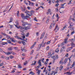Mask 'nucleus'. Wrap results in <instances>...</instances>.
I'll return each mask as SVG.
<instances>
[{
  "instance_id": "1",
  "label": "nucleus",
  "mask_w": 75,
  "mask_h": 75,
  "mask_svg": "<svg viewBox=\"0 0 75 75\" xmlns=\"http://www.w3.org/2000/svg\"><path fill=\"white\" fill-rule=\"evenodd\" d=\"M30 13L29 14L27 13L26 14V16H25V15L23 13H22L21 14V17L23 18V19H27V18H28L29 16H33V14L34 13V11H30Z\"/></svg>"
},
{
  "instance_id": "2",
  "label": "nucleus",
  "mask_w": 75,
  "mask_h": 75,
  "mask_svg": "<svg viewBox=\"0 0 75 75\" xmlns=\"http://www.w3.org/2000/svg\"><path fill=\"white\" fill-rule=\"evenodd\" d=\"M3 52L4 53H5L6 55H10L11 54H12V55H16V53H13V52H5L3 51Z\"/></svg>"
},
{
  "instance_id": "3",
  "label": "nucleus",
  "mask_w": 75,
  "mask_h": 75,
  "mask_svg": "<svg viewBox=\"0 0 75 75\" xmlns=\"http://www.w3.org/2000/svg\"><path fill=\"white\" fill-rule=\"evenodd\" d=\"M45 44H46V42H44L43 40L42 43L39 45V48H41V46H42V47H45Z\"/></svg>"
},
{
  "instance_id": "4",
  "label": "nucleus",
  "mask_w": 75,
  "mask_h": 75,
  "mask_svg": "<svg viewBox=\"0 0 75 75\" xmlns=\"http://www.w3.org/2000/svg\"><path fill=\"white\" fill-rule=\"evenodd\" d=\"M21 22L22 23V25H23V26H25L26 25H31V24L28 23L27 22H24V21H22Z\"/></svg>"
},
{
  "instance_id": "5",
  "label": "nucleus",
  "mask_w": 75,
  "mask_h": 75,
  "mask_svg": "<svg viewBox=\"0 0 75 75\" xmlns=\"http://www.w3.org/2000/svg\"><path fill=\"white\" fill-rule=\"evenodd\" d=\"M29 29H30V26H25L22 28V30H28Z\"/></svg>"
},
{
  "instance_id": "6",
  "label": "nucleus",
  "mask_w": 75,
  "mask_h": 75,
  "mask_svg": "<svg viewBox=\"0 0 75 75\" xmlns=\"http://www.w3.org/2000/svg\"><path fill=\"white\" fill-rule=\"evenodd\" d=\"M69 26L68 27V28L70 30H73V28H72V27H73V25L72 24V23H70L69 24Z\"/></svg>"
},
{
  "instance_id": "7",
  "label": "nucleus",
  "mask_w": 75,
  "mask_h": 75,
  "mask_svg": "<svg viewBox=\"0 0 75 75\" xmlns=\"http://www.w3.org/2000/svg\"><path fill=\"white\" fill-rule=\"evenodd\" d=\"M52 58L55 59H58V55L53 56L52 57Z\"/></svg>"
},
{
  "instance_id": "8",
  "label": "nucleus",
  "mask_w": 75,
  "mask_h": 75,
  "mask_svg": "<svg viewBox=\"0 0 75 75\" xmlns=\"http://www.w3.org/2000/svg\"><path fill=\"white\" fill-rule=\"evenodd\" d=\"M17 28L18 29H19V28H20L21 30V31L22 32H23V31H24V30H23V27L19 26H18Z\"/></svg>"
},
{
  "instance_id": "9",
  "label": "nucleus",
  "mask_w": 75,
  "mask_h": 75,
  "mask_svg": "<svg viewBox=\"0 0 75 75\" xmlns=\"http://www.w3.org/2000/svg\"><path fill=\"white\" fill-rule=\"evenodd\" d=\"M73 48V47H69V49H67L66 51L67 52H68V51H70L71 50H72Z\"/></svg>"
},
{
  "instance_id": "10",
  "label": "nucleus",
  "mask_w": 75,
  "mask_h": 75,
  "mask_svg": "<svg viewBox=\"0 0 75 75\" xmlns=\"http://www.w3.org/2000/svg\"><path fill=\"white\" fill-rule=\"evenodd\" d=\"M41 60H39L38 62V64H39V66H40V67H41V66H42L41 63Z\"/></svg>"
},
{
  "instance_id": "11",
  "label": "nucleus",
  "mask_w": 75,
  "mask_h": 75,
  "mask_svg": "<svg viewBox=\"0 0 75 75\" xmlns=\"http://www.w3.org/2000/svg\"><path fill=\"white\" fill-rule=\"evenodd\" d=\"M75 65V62H74L72 64L70 67V68H72Z\"/></svg>"
},
{
  "instance_id": "12",
  "label": "nucleus",
  "mask_w": 75,
  "mask_h": 75,
  "mask_svg": "<svg viewBox=\"0 0 75 75\" xmlns=\"http://www.w3.org/2000/svg\"><path fill=\"white\" fill-rule=\"evenodd\" d=\"M46 67H45L44 68V69L43 71V72L44 73L45 72V74H46V75H47V73H48V72H47V70H46Z\"/></svg>"
},
{
  "instance_id": "13",
  "label": "nucleus",
  "mask_w": 75,
  "mask_h": 75,
  "mask_svg": "<svg viewBox=\"0 0 75 75\" xmlns=\"http://www.w3.org/2000/svg\"><path fill=\"white\" fill-rule=\"evenodd\" d=\"M1 34L3 35H4V36H6V37L7 36V35L5 33H3L2 32H1Z\"/></svg>"
},
{
  "instance_id": "14",
  "label": "nucleus",
  "mask_w": 75,
  "mask_h": 75,
  "mask_svg": "<svg viewBox=\"0 0 75 75\" xmlns=\"http://www.w3.org/2000/svg\"><path fill=\"white\" fill-rule=\"evenodd\" d=\"M67 40H68L67 38H66L65 40H64V42L65 44H67L68 43V42H67Z\"/></svg>"
},
{
  "instance_id": "15",
  "label": "nucleus",
  "mask_w": 75,
  "mask_h": 75,
  "mask_svg": "<svg viewBox=\"0 0 75 75\" xmlns=\"http://www.w3.org/2000/svg\"><path fill=\"white\" fill-rule=\"evenodd\" d=\"M67 25H65V26H64L63 28L61 30L62 31H63V30H65V28H67Z\"/></svg>"
},
{
  "instance_id": "16",
  "label": "nucleus",
  "mask_w": 75,
  "mask_h": 75,
  "mask_svg": "<svg viewBox=\"0 0 75 75\" xmlns=\"http://www.w3.org/2000/svg\"><path fill=\"white\" fill-rule=\"evenodd\" d=\"M66 4V3H64L63 4H61V7L60 8H64V7H63V6H64V5H65Z\"/></svg>"
},
{
  "instance_id": "17",
  "label": "nucleus",
  "mask_w": 75,
  "mask_h": 75,
  "mask_svg": "<svg viewBox=\"0 0 75 75\" xmlns=\"http://www.w3.org/2000/svg\"><path fill=\"white\" fill-rule=\"evenodd\" d=\"M44 35H45V33L44 32L42 34V36L40 37V39H42V38L44 37Z\"/></svg>"
},
{
  "instance_id": "18",
  "label": "nucleus",
  "mask_w": 75,
  "mask_h": 75,
  "mask_svg": "<svg viewBox=\"0 0 75 75\" xmlns=\"http://www.w3.org/2000/svg\"><path fill=\"white\" fill-rule=\"evenodd\" d=\"M7 50L8 51H12L13 50V48L11 47H8Z\"/></svg>"
},
{
  "instance_id": "19",
  "label": "nucleus",
  "mask_w": 75,
  "mask_h": 75,
  "mask_svg": "<svg viewBox=\"0 0 75 75\" xmlns=\"http://www.w3.org/2000/svg\"><path fill=\"white\" fill-rule=\"evenodd\" d=\"M10 40H11L12 42H16V40H14V39L13 38H11Z\"/></svg>"
},
{
  "instance_id": "20",
  "label": "nucleus",
  "mask_w": 75,
  "mask_h": 75,
  "mask_svg": "<svg viewBox=\"0 0 75 75\" xmlns=\"http://www.w3.org/2000/svg\"><path fill=\"white\" fill-rule=\"evenodd\" d=\"M68 58H66L64 60V64H66V63H67V61H68Z\"/></svg>"
},
{
  "instance_id": "21",
  "label": "nucleus",
  "mask_w": 75,
  "mask_h": 75,
  "mask_svg": "<svg viewBox=\"0 0 75 75\" xmlns=\"http://www.w3.org/2000/svg\"><path fill=\"white\" fill-rule=\"evenodd\" d=\"M35 44H36V42H35V43H34V45H33L30 47L31 49H32V48H34V46L35 45Z\"/></svg>"
},
{
  "instance_id": "22",
  "label": "nucleus",
  "mask_w": 75,
  "mask_h": 75,
  "mask_svg": "<svg viewBox=\"0 0 75 75\" xmlns=\"http://www.w3.org/2000/svg\"><path fill=\"white\" fill-rule=\"evenodd\" d=\"M71 46H72L73 47H75V43H71Z\"/></svg>"
},
{
  "instance_id": "23",
  "label": "nucleus",
  "mask_w": 75,
  "mask_h": 75,
  "mask_svg": "<svg viewBox=\"0 0 75 75\" xmlns=\"http://www.w3.org/2000/svg\"><path fill=\"white\" fill-rule=\"evenodd\" d=\"M7 45V42H2V45Z\"/></svg>"
},
{
  "instance_id": "24",
  "label": "nucleus",
  "mask_w": 75,
  "mask_h": 75,
  "mask_svg": "<svg viewBox=\"0 0 75 75\" xmlns=\"http://www.w3.org/2000/svg\"><path fill=\"white\" fill-rule=\"evenodd\" d=\"M13 20V19L12 18H11L10 19V21H9V23H11V22H12V20Z\"/></svg>"
},
{
  "instance_id": "25",
  "label": "nucleus",
  "mask_w": 75,
  "mask_h": 75,
  "mask_svg": "<svg viewBox=\"0 0 75 75\" xmlns=\"http://www.w3.org/2000/svg\"><path fill=\"white\" fill-rule=\"evenodd\" d=\"M24 12L25 13H26V14H27V13H30V11H27V10H26L25 9Z\"/></svg>"
},
{
  "instance_id": "26",
  "label": "nucleus",
  "mask_w": 75,
  "mask_h": 75,
  "mask_svg": "<svg viewBox=\"0 0 75 75\" xmlns=\"http://www.w3.org/2000/svg\"><path fill=\"white\" fill-rule=\"evenodd\" d=\"M70 41L71 42H74L75 41V39H70Z\"/></svg>"
},
{
  "instance_id": "27",
  "label": "nucleus",
  "mask_w": 75,
  "mask_h": 75,
  "mask_svg": "<svg viewBox=\"0 0 75 75\" xmlns=\"http://www.w3.org/2000/svg\"><path fill=\"white\" fill-rule=\"evenodd\" d=\"M21 9L22 11H23V12H24L25 10V8H24H24H23V7H22V8H21Z\"/></svg>"
},
{
  "instance_id": "28",
  "label": "nucleus",
  "mask_w": 75,
  "mask_h": 75,
  "mask_svg": "<svg viewBox=\"0 0 75 75\" xmlns=\"http://www.w3.org/2000/svg\"><path fill=\"white\" fill-rule=\"evenodd\" d=\"M59 64H61V65H63L64 64V62H63L62 61H60L59 62Z\"/></svg>"
},
{
  "instance_id": "29",
  "label": "nucleus",
  "mask_w": 75,
  "mask_h": 75,
  "mask_svg": "<svg viewBox=\"0 0 75 75\" xmlns=\"http://www.w3.org/2000/svg\"><path fill=\"white\" fill-rule=\"evenodd\" d=\"M16 14H17V17H19L20 14H19V11H17V13Z\"/></svg>"
},
{
  "instance_id": "30",
  "label": "nucleus",
  "mask_w": 75,
  "mask_h": 75,
  "mask_svg": "<svg viewBox=\"0 0 75 75\" xmlns=\"http://www.w3.org/2000/svg\"><path fill=\"white\" fill-rule=\"evenodd\" d=\"M69 74L68 75H71L72 73H69V72H67V73H64V74Z\"/></svg>"
},
{
  "instance_id": "31",
  "label": "nucleus",
  "mask_w": 75,
  "mask_h": 75,
  "mask_svg": "<svg viewBox=\"0 0 75 75\" xmlns=\"http://www.w3.org/2000/svg\"><path fill=\"white\" fill-rule=\"evenodd\" d=\"M57 28V30H59V28H58V25H56V27L55 29H54V30H56V29Z\"/></svg>"
},
{
  "instance_id": "32",
  "label": "nucleus",
  "mask_w": 75,
  "mask_h": 75,
  "mask_svg": "<svg viewBox=\"0 0 75 75\" xmlns=\"http://www.w3.org/2000/svg\"><path fill=\"white\" fill-rule=\"evenodd\" d=\"M13 4H12V5L11 6V8L9 9V10L7 12H6V13H8V12H9V11H10V10H11V8H12V7H13Z\"/></svg>"
},
{
  "instance_id": "33",
  "label": "nucleus",
  "mask_w": 75,
  "mask_h": 75,
  "mask_svg": "<svg viewBox=\"0 0 75 75\" xmlns=\"http://www.w3.org/2000/svg\"><path fill=\"white\" fill-rule=\"evenodd\" d=\"M36 63H37V62L36 61H34V64H31V65H35Z\"/></svg>"
},
{
  "instance_id": "34",
  "label": "nucleus",
  "mask_w": 75,
  "mask_h": 75,
  "mask_svg": "<svg viewBox=\"0 0 75 75\" xmlns=\"http://www.w3.org/2000/svg\"><path fill=\"white\" fill-rule=\"evenodd\" d=\"M7 42L8 43H9V44H11V40H9L7 41Z\"/></svg>"
},
{
  "instance_id": "35",
  "label": "nucleus",
  "mask_w": 75,
  "mask_h": 75,
  "mask_svg": "<svg viewBox=\"0 0 75 75\" xmlns=\"http://www.w3.org/2000/svg\"><path fill=\"white\" fill-rule=\"evenodd\" d=\"M28 64V62H27V61H25V62L24 63V65H26L27 64Z\"/></svg>"
},
{
  "instance_id": "36",
  "label": "nucleus",
  "mask_w": 75,
  "mask_h": 75,
  "mask_svg": "<svg viewBox=\"0 0 75 75\" xmlns=\"http://www.w3.org/2000/svg\"><path fill=\"white\" fill-rule=\"evenodd\" d=\"M31 74V75H34V73H33V71H31L29 73V74Z\"/></svg>"
},
{
  "instance_id": "37",
  "label": "nucleus",
  "mask_w": 75,
  "mask_h": 75,
  "mask_svg": "<svg viewBox=\"0 0 75 75\" xmlns=\"http://www.w3.org/2000/svg\"><path fill=\"white\" fill-rule=\"evenodd\" d=\"M55 51V52H59V48H57V49H56Z\"/></svg>"
},
{
  "instance_id": "38",
  "label": "nucleus",
  "mask_w": 75,
  "mask_h": 75,
  "mask_svg": "<svg viewBox=\"0 0 75 75\" xmlns=\"http://www.w3.org/2000/svg\"><path fill=\"white\" fill-rule=\"evenodd\" d=\"M9 57L11 59H13V58H14V56L12 55H10L9 56Z\"/></svg>"
},
{
  "instance_id": "39",
  "label": "nucleus",
  "mask_w": 75,
  "mask_h": 75,
  "mask_svg": "<svg viewBox=\"0 0 75 75\" xmlns=\"http://www.w3.org/2000/svg\"><path fill=\"white\" fill-rule=\"evenodd\" d=\"M34 52V50H32L31 51V52H30V55H32L33 54V53Z\"/></svg>"
},
{
  "instance_id": "40",
  "label": "nucleus",
  "mask_w": 75,
  "mask_h": 75,
  "mask_svg": "<svg viewBox=\"0 0 75 75\" xmlns=\"http://www.w3.org/2000/svg\"><path fill=\"white\" fill-rule=\"evenodd\" d=\"M10 59V57H7L5 58V59L6 60H8Z\"/></svg>"
},
{
  "instance_id": "41",
  "label": "nucleus",
  "mask_w": 75,
  "mask_h": 75,
  "mask_svg": "<svg viewBox=\"0 0 75 75\" xmlns=\"http://www.w3.org/2000/svg\"><path fill=\"white\" fill-rule=\"evenodd\" d=\"M22 42L23 44V45H25L26 44L25 42L24 41H22Z\"/></svg>"
},
{
  "instance_id": "42",
  "label": "nucleus",
  "mask_w": 75,
  "mask_h": 75,
  "mask_svg": "<svg viewBox=\"0 0 75 75\" xmlns=\"http://www.w3.org/2000/svg\"><path fill=\"white\" fill-rule=\"evenodd\" d=\"M53 74H54V71H52V73H50V75H53Z\"/></svg>"
},
{
  "instance_id": "43",
  "label": "nucleus",
  "mask_w": 75,
  "mask_h": 75,
  "mask_svg": "<svg viewBox=\"0 0 75 75\" xmlns=\"http://www.w3.org/2000/svg\"><path fill=\"white\" fill-rule=\"evenodd\" d=\"M18 68H21L22 67L21 66V64H19L18 65Z\"/></svg>"
},
{
  "instance_id": "44",
  "label": "nucleus",
  "mask_w": 75,
  "mask_h": 75,
  "mask_svg": "<svg viewBox=\"0 0 75 75\" xmlns=\"http://www.w3.org/2000/svg\"><path fill=\"white\" fill-rule=\"evenodd\" d=\"M72 0H70L69 1V3H68V4H71V2H72Z\"/></svg>"
},
{
  "instance_id": "45",
  "label": "nucleus",
  "mask_w": 75,
  "mask_h": 75,
  "mask_svg": "<svg viewBox=\"0 0 75 75\" xmlns=\"http://www.w3.org/2000/svg\"><path fill=\"white\" fill-rule=\"evenodd\" d=\"M6 37L8 39H10V36L8 35H7V36H6Z\"/></svg>"
},
{
  "instance_id": "46",
  "label": "nucleus",
  "mask_w": 75,
  "mask_h": 75,
  "mask_svg": "<svg viewBox=\"0 0 75 75\" xmlns=\"http://www.w3.org/2000/svg\"><path fill=\"white\" fill-rule=\"evenodd\" d=\"M29 33L28 32L26 35V37H28L29 36Z\"/></svg>"
},
{
  "instance_id": "47",
  "label": "nucleus",
  "mask_w": 75,
  "mask_h": 75,
  "mask_svg": "<svg viewBox=\"0 0 75 75\" xmlns=\"http://www.w3.org/2000/svg\"><path fill=\"white\" fill-rule=\"evenodd\" d=\"M49 20H50V19L48 18H47V21H46V23H48L49 22Z\"/></svg>"
},
{
  "instance_id": "48",
  "label": "nucleus",
  "mask_w": 75,
  "mask_h": 75,
  "mask_svg": "<svg viewBox=\"0 0 75 75\" xmlns=\"http://www.w3.org/2000/svg\"><path fill=\"white\" fill-rule=\"evenodd\" d=\"M51 40H50V41H49L48 42L46 43V44H47V45L50 44V42H51Z\"/></svg>"
},
{
  "instance_id": "49",
  "label": "nucleus",
  "mask_w": 75,
  "mask_h": 75,
  "mask_svg": "<svg viewBox=\"0 0 75 75\" xmlns=\"http://www.w3.org/2000/svg\"><path fill=\"white\" fill-rule=\"evenodd\" d=\"M18 39H19V40H23V41H25V40L22 39V38H19Z\"/></svg>"
},
{
  "instance_id": "50",
  "label": "nucleus",
  "mask_w": 75,
  "mask_h": 75,
  "mask_svg": "<svg viewBox=\"0 0 75 75\" xmlns=\"http://www.w3.org/2000/svg\"><path fill=\"white\" fill-rule=\"evenodd\" d=\"M59 4L57 3L56 4L55 6H56V7H58V6H59Z\"/></svg>"
},
{
  "instance_id": "51",
  "label": "nucleus",
  "mask_w": 75,
  "mask_h": 75,
  "mask_svg": "<svg viewBox=\"0 0 75 75\" xmlns=\"http://www.w3.org/2000/svg\"><path fill=\"white\" fill-rule=\"evenodd\" d=\"M36 36H37V37H38V36L39 35V33H38V32H37L36 33Z\"/></svg>"
},
{
  "instance_id": "52",
  "label": "nucleus",
  "mask_w": 75,
  "mask_h": 75,
  "mask_svg": "<svg viewBox=\"0 0 75 75\" xmlns=\"http://www.w3.org/2000/svg\"><path fill=\"white\" fill-rule=\"evenodd\" d=\"M71 19H72V21H73V22H75V19L74 18H71Z\"/></svg>"
},
{
  "instance_id": "53",
  "label": "nucleus",
  "mask_w": 75,
  "mask_h": 75,
  "mask_svg": "<svg viewBox=\"0 0 75 75\" xmlns=\"http://www.w3.org/2000/svg\"><path fill=\"white\" fill-rule=\"evenodd\" d=\"M4 64L3 63H1L0 64V67H1V66H3Z\"/></svg>"
},
{
  "instance_id": "54",
  "label": "nucleus",
  "mask_w": 75,
  "mask_h": 75,
  "mask_svg": "<svg viewBox=\"0 0 75 75\" xmlns=\"http://www.w3.org/2000/svg\"><path fill=\"white\" fill-rule=\"evenodd\" d=\"M64 51V49H63V48H62L60 50V52H62V51Z\"/></svg>"
},
{
  "instance_id": "55",
  "label": "nucleus",
  "mask_w": 75,
  "mask_h": 75,
  "mask_svg": "<svg viewBox=\"0 0 75 75\" xmlns=\"http://www.w3.org/2000/svg\"><path fill=\"white\" fill-rule=\"evenodd\" d=\"M38 74L39 75L40 74V70H38Z\"/></svg>"
},
{
  "instance_id": "56",
  "label": "nucleus",
  "mask_w": 75,
  "mask_h": 75,
  "mask_svg": "<svg viewBox=\"0 0 75 75\" xmlns=\"http://www.w3.org/2000/svg\"><path fill=\"white\" fill-rule=\"evenodd\" d=\"M65 57H68V53H67L65 54Z\"/></svg>"
},
{
  "instance_id": "57",
  "label": "nucleus",
  "mask_w": 75,
  "mask_h": 75,
  "mask_svg": "<svg viewBox=\"0 0 75 75\" xmlns=\"http://www.w3.org/2000/svg\"><path fill=\"white\" fill-rule=\"evenodd\" d=\"M34 20H35V21H38V20H37V18H34Z\"/></svg>"
},
{
  "instance_id": "58",
  "label": "nucleus",
  "mask_w": 75,
  "mask_h": 75,
  "mask_svg": "<svg viewBox=\"0 0 75 75\" xmlns=\"http://www.w3.org/2000/svg\"><path fill=\"white\" fill-rule=\"evenodd\" d=\"M68 23H69V24H71H71H72V23L71 22V21H68Z\"/></svg>"
},
{
  "instance_id": "59",
  "label": "nucleus",
  "mask_w": 75,
  "mask_h": 75,
  "mask_svg": "<svg viewBox=\"0 0 75 75\" xmlns=\"http://www.w3.org/2000/svg\"><path fill=\"white\" fill-rule=\"evenodd\" d=\"M64 58H62L61 59V60H60V61H63V60H64Z\"/></svg>"
},
{
  "instance_id": "60",
  "label": "nucleus",
  "mask_w": 75,
  "mask_h": 75,
  "mask_svg": "<svg viewBox=\"0 0 75 75\" xmlns=\"http://www.w3.org/2000/svg\"><path fill=\"white\" fill-rule=\"evenodd\" d=\"M1 58H5V56H1Z\"/></svg>"
},
{
  "instance_id": "61",
  "label": "nucleus",
  "mask_w": 75,
  "mask_h": 75,
  "mask_svg": "<svg viewBox=\"0 0 75 75\" xmlns=\"http://www.w3.org/2000/svg\"><path fill=\"white\" fill-rule=\"evenodd\" d=\"M21 50L22 51H25V50L24 49H21Z\"/></svg>"
},
{
  "instance_id": "62",
  "label": "nucleus",
  "mask_w": 75,
  "mask_h": 75,
  "mask_svg": "<svg viewBox=\"0 0 75 75\" xmlns=\"http://www.w3.org/2000/svg\"><path fill=\"white\" fill-rule=\"evenodd\" d=\"M49 49H50V47H49V46H48L46 48V50H48Z\"/></svg>"
},
{
  "instance_id": "63",
  "label": "nucleus",
  "mask_w": 75,
  "mask_h": 75,
  "mask_svg": "<svg viewBox=\"0 0 75 75\" xmlns=\"http://www.w3.org/2000/svg\"><path fill=\"white\" fill-rule=\"evenodd\" d=\"M40 7L39 6L38 8L36 9V10L38 11V9H40Z\"/></svg>"
},
{
  "instance_id": "64",
  "label": "nucleus",
  "mask_w": 75,
  "mask_h": 75,
  "mask_svg": "<svg viewBox=\"0 0 75 75\" xmlns=\"http://www.w3.org/2000/svg\"><path fill=\"white\" fill-rule=\"evenodd\" d=\"M72 52H75V48H74L73 50L72 51Z\"/></svg>"
}]
</instances>
